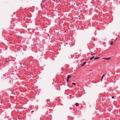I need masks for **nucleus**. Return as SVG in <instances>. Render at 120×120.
Here are the masks:
<instances>
[{"mask_svg": "<svg viewBox=\"0 0 120 120\" xmlns=\"http://www.w3.org/2000/svg\"><path fill=\"white\" fill-rule=\"evenodd\" d=\"M110 59V58H103V59H105L106 60H109Z\"/></svg>", "mask_w": 120, "mask_h": 120, "instance_id": "obj_1", "label": "nucleus"}, {"mask_svg": "<svg viewBox=\"0 0 120 120\" xmlns=\"http://www.w3.org/2000/svg\"><path fill=\"white\" fill-rule=\"evenodd\" d=\"M105 75H106V74H105L103 75H102V77L101 79V81H102V79H103V78L104 77V76Z\"/></svg>", "mask_w": 120, "mask_h": 120, "instance_id": "obj_2", "label": "nucleus"}, {"mask_svg": "<svg viewBox=\"0 0 120 120\" xmlns=\"http://www.w3.org/2000/svg\"><path fill=\"white\" fill-rule=\"evenodd\" d=\"M71 77V75H68L67 76V79H69Z\"/></svg>", "mask_w": 120, "mask_h": 120, "instance_id": "obj_3", "label": "nucleus"}, {"mask_svg": "<svg viewBox=\"0 0 120 120\" xmlns=\"http://www.w3.org/2000/svg\"><path fill=\"white\" fill-rule=\"evenodd\" d=\"M99 58L100 57H95L94 58V60H97L99 59Z\"/></svg>", "mask_w": 120, "mask_h": 120, "instance_id": "obj_4", "label": "nucleus"}, {"mask_svg": "<svg viewBox=\"0 0 120 120\" xmlns=\"http://www.w3.org/2000/svg\"><path fill=\"white\" fill-rule=\"evenodd\" d=\"M94 57V56H93L91 57L90 58V60H92L93 59Z\"/></svg>", "mask_w": 120, "mask_h": 120, "instance_id": "obj_5", "label": "nucleus"}, {"mask_svg": "<svg viewBox=\"0 0 120 120\" xmlns=\"http://www.w3.org/2000/svg\"><path fill=\"white\" fill-rule=\"evenodd\" d=\"M86 62H84V63L82 65V66H83L86 63Z\"/></svg>", "mask_w": 120, "mask_h": 120, "instance_id": "obj_6", "label": "nucleus"}, {"mask_svg": "<svg viewBox=\"0 0 120 120\" xmlns=\"http://www.w3.org/2000/svg\"><path fill=\"white\" fill-rule=\"evenodd\" d=\"M75 105L76 106H78L79 104L77 103H76L75 104Z\"/></svg>", "mask_w": 120, "mask_h": 120, "instance_id": "obj_7", "label": "nucleus"}, {"mask_svg": "<svg viewBox=\"0 0 120 120\" xmlns=\"http://www.w3.org/2000/svg\"><path fill=\"white\" fill-rule=\"evenodd\" d=\"M72 84L74 85H75L76 84L75 83H74V82L72 83Z\"/></svg>", "mask_w": 120, "mask_h": 120, "instance_id": "obj_8", "label": "nucleus"}, {"mask_svg": "<svg viewBox=\"0 0 120 120\" xmlns=\"http://www.w3.org/2000/svg\"><path fill=\"white\" fill-rule=\"evenodd\" d=\"M68 80L69 79H67V82H68Z\"/></svg>", "mask_w": 120, "mask_h": 120, "instance_id": "obj_9", "label": "nucleus"}, {"mask_svg": "<svg viewBox=\"0 0 120 120\" xmlns=\"http://www.w3.org/2000/svg\"><path fill=\"white\" fill-rule=\"evenodd\" d=\"M112 43H113V42H112H112H111V43L110 44V45H112Z\"/></svg>", "mask_w": 120, "mask_h": 120, "instance_id": "obj_10", "label": "nucleus"}, {"mask_svg": "<svg viewBox=\"0 0 120 120\" xmlns=\"http://www.w3.org/2000/svg\"><path fill=\"white\" fill-rule=\"evenodd\" d=\"M92 71V70H89L90 71Z\"/></svg>", "mask_w": 120, "mask_h": 120, "instance_id": "obj_11", "label": "nucleus"}, {"mask_svg": "<svg viewBox=\"0 0 120 120\" xmlns=\"http://www.w3.org/2000/svg\"><path fill=\"white\" fill-rule=\"evenodd\" d=\"M112 98H114V96H113L112 97Z\"/></svg>", "mask_w": 120, "mask_h": 120, "instance_id": "obj_12", "label": "nucleus"}, {"mask_svg": "<svg viewBox=\"0 0 120 120\" xmlns=\"http://www.w3.org/2000/svg\"><path fill=\"white\" fill-rule=\"evenodd\" d=\"M32 111V112H34L33 111Z\"/></svg>", "mask_w": 120, "mask_h": 120, "instance_id": "obj_13", "label": "nucleus"}]
</instances>
